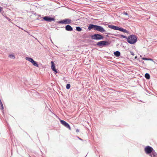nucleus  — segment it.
Instances as JSON below:
<instances>
[{"label": "nucleus", "instance_id": "f8f14e48", "mask_svg": "<svg viewBox=\"0 0 157 157\" xmlns=\"http://www.w3.org/2000/svg\"><path fill=\"white\" fill-rule=\"evenodd\" d=\"M52 63L51 66V68L52 70L54 72V73L55 74L57 73L58 72L57 71V70L56 68L55 64L53 61H52L51 62Z\"/></svg>", "mask_w": 157, "mask_h": 157}, {"label": "nucleus", "instance_id": "f3484780", "mask_svg": "<svg viewBox=\"0 0 157 157\" xmlns=\"http://www.w3.org/2000/svg\"><path fill=\"white\" fill-rule=\"evenodd\" d=\"M118 36L120 38H125L127 39V38H128L126 36H124L123 35H118Z\"/></svg>", "mask_w": 157, "mask_h": 157}, {"label": "nucleus", "instance_id": "5701e85b", "mask_svg": "<svg viewBox=\"0 0 157 157\" xmlns=\"http://www.w3.org/2000/svg\"><path fill=\"white\" fill-rule=\"evenodd\" d=\"M123 14L125 15L128 16V13L127 12H123Z\"/></svg>", "mask_w": 157, "mask_h": 157}, {"label": "nucleus", "instance_id": "a211bd4d", "mask_svg": "<svg viewBox=\"0 0 157 157\" xmlns=\"http://www.w3.org/2000/svg\"><path fill=\"white\" fill-rule=\"evenodd\" d=\"M143 60H150L151 61H153V60L152 59L149 58H146L145 57H143L142 58Z\"/></svg>", "mask_w": 157, "mask_h": 157}, {"label": "nucleus", "instance_id": "c85d7f7f", "mask_svg": "<svg viewBox=\"0 0 157 157\" xmlns=\"http://www.w3.org/2000/svg\"><path fill=\"white\" fill-rule=\"evenodd\" d=\"M137 57L136 56L135 57V59H136L137 58Z\"/></svg>", "mask_w": 157, "mask_h": 157}, {"label": "nucleus", "instance_id": "aec40b11", "mask_svg": "<svg viewBox=\"0 0 157 157\" xmlns=\"http://www.w3.org/2000/svg\"><path fill=\"white\" fill-rule=\"evenodd\" d=\"M9 57L10 58H11L13 59H14L15 58V56H14V55H13V54H10L9 56Z\"/></svg>", "mask_w": 157, "mask_h": 157}, {"label": "nucleus", "instance_id": "2eb2a0df", "mask_svg": "<svg viewBox=\"0 0 157 157\" xmlns=\"http://www.w3.org/2000/svg\"><path fill=\"white\" fill-rule=\"evenodd\" d=\"M145 77L147 79H149L150 78V75L148 73H146L145 74Z\"/></svg>", "mask_w": 157, "mask_h": 157}, {"label": "nucleus", "instance_id": "393cba45", "mask_svg": "<svg viewBox=\"0 0 157 157\" xmlns=\"http://www.w3.org/2000/svg\"><path fill=\"white\" fill-rule=\"evenodd\" d=\"M76 132H79V129H77L76 130Z\"/></svg>", "mask_w": 157, "mask_h": 157}, {"label": "nucleus", "instance_id": "4468645a", "mask_svg": "<svg viewBox=\"0 0 157 157\" xmlns=\"http://www.w3.org/2000/svg\"><path fill=\"white\" fill-rule=\"evenodd\" d=\"M113 54L115 56L117 57H119L121 56V52L118 51L115 52Z\"/></svg>", "mask_w": 157, "mask_h": 157}, {"label": "nucleus", "instance_id": "cd10ccee", "mask_svg": "<svg viewBox=\"0 0 157 157\" xmlns=\"http://www.w3.org/2000/svg\"><path fill=\"white\" fill-rule=\"evenodd\" d=\"M106 37H109V36H108V35H106Z\"/></svg>", "mask_w": 157, "mask_h": 157}, {"label": "nucleus", "instance_id": "2f4dec72", "mask_svg": "<svg viewBox=\"0 0 157 157\" xmlns=\"http://www.w3.org/2000/svg\"><path fill=\"white\" fill-rule=\"evenodd\" d=\"M142 62L143 63H144V61Z\"/></svg>", "mask_w": 157, "mask_h": 157}, {"label": "nucleus", "instance_id": "b1692460", "mask_svg": "<svg viewBox=\"0 0 157 157\" xmlns=\"http://www.w3.org/2000/svg\"><path fill=\"white\" fill-rule=\"evenodd\" d=\"M130 53L131 54L132 56H134V53L133 52H130Z\"/></svg>", "mask_w": 157, "mask_h": 157}, {"label": "nucleus", "instance_id": "39448f33", "mask_svg": "<svg viewBox=\"0 0 157 157\" xmlns=\"http://www.w3.org/2000/svg\"><path fill=\"white\" fill-rule=\"evenodd\" d=\"M110 44V43L106 40L101 41L98 42L96 45L101 48L103 47L106 46H108Z\"/></svg>", "mask_w": 157, "mask_h": 157}, {"label": "nucleus", "instance_id": "423d86ee", "mask_svg": "<svg viewBox=\"0 0 157 157\" xmlns=\"http://www.w3.org/2000/svg\"><path fill=\"white\" fill-rule=\"evenodd\" d=\"M57 22L59 24H69L71 23V20L69 18H66L57 21Z\"/></svg>", "mask_w": 157, "mask_h": 157}, {"label": "nucleus", "instance_id": "f257e3e1", "mask_svg": "<svg viewBox=\"0 0 157 157\" xmlns=\"http://www.w3.org/2000/svg\"><path fill=\"white\" fill-rule=\"evenodd\" d=\"M146 153L151 157H157V154L151 147L149 146H146L144 148Z\"/></svg>", "mask_w": 157, "mask_h": 157}, {"label": "nucleus", "instance_id": "bb28decb", "mask_svg": "<svg viewBox=\"0 0 157 157\" xmlns=\"http://www.w3.org/2000/svg\"><path fill=\"white\" fill-rule=\"evenodd\" d=\"M78 138L79 140H82L81 138H79V137H78Z\"/></svg>", "mask_w": 157, "mask_h": 157}, {"label": "nucleus", "instance_id": "f03ea898", "mask_svg": "<svg viewBox=\"0 0 157 157\" xmlns=\"http://www.w3.org/2000/svg\"><path fill=\"white\" fill-rule=\"evenodd\" d=\"M104 25H108L109 28L113 29L116 30H119L124 33H128V31L126 29H124L122 27H120L118 26L113 25H108L106 24H105Z\"/></svg>", "mask_w": 157, "mask_h": 157}, {"label": "nucleus", "instance_id": "4be33fe9", "mask_svg": "<svg viewBox=\"0 0 157 157\" xmlns=\"http://www.w3.org/2000/svg\"><path fill=\"white\" fill-rule=\"evenodd\" d=\"M4 17L7 19L9 21H10L11 19L8 17L7 16H4Z\"/></svg>", "mask_w": 157, "mask_h": 157}, {"label": "nucleus", "instance_id": "9d476101", "mask_svg": "<svg viewBox=\"0 0 157 157\" xmlns=\"http://www.w3.org/2000/svg\"><path fill=\"white\" fill-rule=\"evenodd\" d=\"M60 122L64 126L68 128L69 130H71L70 126L67 123L63 120H60Z\"/></svg>", "mask_w": 157, "mask_h": 157}, {"label": "nucleus", "instance_id": "dca6fc26", "mask_svg": "<svg viewBox=\"0 0 157 157\" xmlns=\"http://www.w3.org/2000/svg\"><path fill=\"white\" fill-rule=\"evenodd\" d=\"M76 30L80 32L82 30V29L79 26H77L76 27Z\"/></svg>", "mask_w": 157, "mask_h": 157}, {"label": "nucleus", "instance_id": "6e6552de", "mask_svg": "<svg viewBox=\"0 0 157 157\" xmlns=\"http://www.w3.org/2000/svg\"><path fill=\"white\" fill-rule=\"evenodd\" d=\"M95 31H98L101 33L104 32L105 34H109V33H106V31L105 30V29L102 27L98 25H97Z\"/></svg>", "mask_w": 157, "mask_h": 157}, {"label": "nucleus", "instance_id": "7c9ffc66", "mask_svg": "<svg viewBox=\"0 0 157 157\" xmlns=\"http://www.w3.org/2000/svg\"><path fill=\"white\" fill-rule=\"evenodd\" d=\"M34 14H35V15H36V13H35Z\"/></svg>", "mask_w": 157, "mask_h": 157}, {"label": "nucleus", "instance_id": "ddd939ff", "mask_svg": "<svg viewBox=\"0 0 157 157\" xmlns=\"http://www.w3.org/2000/svg\"><path fill=\"white\" fill-rule=\"evenodd\" d=\"M65 29L66 31H71L73 30V28L70 25H67L65 27Z\"/></svg>", "mask_w": 157, "mask_h": 157}, {"label": "nucleus", "instance_id": "a878e982", "mask_svg": "<svg viewBox=\"0 0 157 157\" xmlns=\"http://www.w3.org/2000/svg\"><path fill=\"white\" fill-rule=\"evenodd\" d=\"M2 10V7H0V12H1Z\"/></svg>", "mask_w": 157, "mask_h": 157}, {"label": "nucleus", "instance_id": "20e7f679", "mask_svg": "<svg viewBox=\"0 0 157 157\" xmlns=\"http://www.w3.org/2000/svg\"><path fill=\"white\" fill-rule=\"evenodd\" d=\"M91 37L92 39L99 40L104 39V36L102 35L100 33H95L91 35Z\"/></svg>", "mask_w": 157, "mask_h": 157}, {"label": "nucleus", "instance_id": "c756f323", "mask_svg": "<svg viewBox=\"0 0 157 157\" xmlns=\"http://www.w3.org/2000/svg\"><path fill=\"white\" fill-rule=\"evenodd\" d=\"M38 15L39 16V17H40V15Z\"/></svg>", "mask_w": 157, "mask_h": 157}, {"label": "nucleus", "instance_id": "412c9836", "mask_svg": "<svg viewBox=\"0 0 157 157\" xmlns=\"http://www.w3.org/2000/svg\"><path fill=\"white\" fill-rule=\"evenodd\" d=\"M71 87V85L70 84H67L66 86V88L67 89H69Z\"/></svg>", "mask_w": 157, "mask_h": 157}, {"label": "nucleus", "instance_id": "9b49d317", "mask_svg": "<svg viewBox=\"0 0 157 157\" xmlns=\"http://www.w3.org/2000/svg\"><path fill=\"white\" fill-rule=\"evenodd\" d=\"M97 25H94L92 24H89L88 29L89 31H90L91 29H93L95 30L96 27H97Z\"/></svg>", "mask_w": 157, "mask_h": 157}, {"label": "nucleus", "instance_id": "7ed1b4c3", "mask_svg": "<svg viewBox=\"0 0 157 157\" xmlns=\"http://www.w3.org/2000/svg\"><path fill=\"white\" fill-rule=\"evenodd\" d=\"M137 37L135 35H131L129 36L127 38V41L130 44H134L137 41Z\"/></svg>", "mask_w": 157, "mask_h": 157}, {"label": "nucleus", "instance_id": "6ab92c4d", "mask_svg": "<svg viewBox=\"0 0 157 157\" xmlns=\"http://www.w3.org/2000/svg\"><path fill=\"white\" fill-rule=\"evenodd\" d=\"M0 109L2 110L3 109H4L3 106L1 99L0 100Z\"/></svg>", "mask_w": 157, "mask_h": 157}, {"label": "nucleus", "instance_id": "0eeeda50", "mask_svg": "<svg viewBox=\"0 0 157 157\" xmlns=\"http://www.w3.org/2000/svg\"><path fill=\"white\" fill-rule=\"evenodd\" d=\"M25 59L26 60L31 62L34 66L37 67H38L39 65L37 63V62L36 61L34 60L33 58L29 57H26L25 58Z\"/></svg>", "mask_w": 157, "mask_h": 157}, {"label": "nucleus", "instance_id": "1a4fd4ad", "mask_svg": "<svg viewBox=\"0 0 157 157\" xmlns=\"http://www.w3.org/2000/svg\"><path fill=\"white\" fill-rule=\"evenodd\" d=\"M43 19L44 21L49 22L55 21V17H52L48 16H46L44 17Z\"/></svg>", "mask_w": 157, "mask_h": 157}]
</instances>
